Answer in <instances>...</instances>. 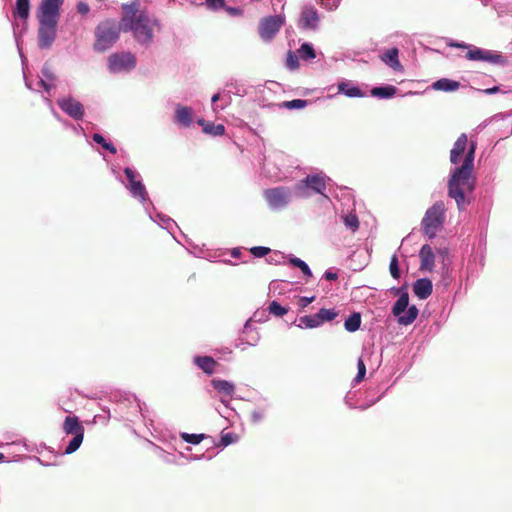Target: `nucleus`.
<instances>
[{"label":"nucleus","mask_w":512,"mask_h":512,"mask_svg":"<svg viewBox=\"0 0 512 512\" xmlns=\"http://www.w3.org/2000/svg\"><path fill=\"white\" fill-rule=\"evenodd\" d=\"M63 431L76 436L84 435L85 429L77 416H67L63 422Z\"/></svg>","instance_id":"obj_15"},{"label":"nucleus","mask_w":512,"mask_h":512,"mask_svg":"<svg viewBox=\"0 0 512 512\" xmlns=\"http://www.w3.org/2000/svg\"><path fill=\"white\" fill-rule=\"evenodd\" d=\"M306 105L307 101L302 99H294L284 103V106L289 109H301L304 108Z\"/></svg>","instance_id":"obj_43"},{"label":"nucleus","mask_w":512,"mask_h":512,"mask_svg":"<svg viewBox=\"0 0 512 512\" xmlns=\"http://www.w3.org/2000/svg\"><path fill=\"white\" fill-rule=\"evenodd\" d=\"M104 149L108 150L112 154H115L117 152L116 147L112 143H109V142H107L104 145Z\"/></svg>","instance_id":"obj_54"},{"label":"nucleus","mask_w":512,"mask_h":512,"mask_svg":"<svg viewBox=\"0 0 512 512\" xmlns=\"http://www.w3.org/2000/svg\"><path fill=\"white\" fill-rule=\"evenodd\" d=\"M93 140L97 144L101 145L103 148H104V145L107 143L105 138L101 134H98V133L93 134Z\"/></svg>","instance_id":"obj_49"},{"label":"nucleus","mask_w":512,"mask_h":512,"mask_svg":"<svg viewBox=\"0 0 512 512\" xmlns=\"http://www.w3.org/2000/svg\"><path fill=\"white\" fill-rule=\"evenodd\" d=\"M468 145V138L465 133L461 134L456 142L454 143L453 148L450 151V161L453 164H457L460 162L463 153L466 151Z\"/></svg>","instance_id":"obj_13"},{"label":"nucleus","mask_w":512,"mask_h":512,"mask_svg":"<svg viewBox=\"0 0 512 512\" xmlns=\"http://www.w3.org/2000/svg\"><path fill=\"white\" fill-rule=\"evenodd\" d=\"M181 437L185 442L196 445L204 439V434L183 433Z\"/></svg>","instance_id":"obj_41"},{"label":"nucleus","mask_w":512,"mask_h":512,"mask_svg":"<svg viewBox=\"0 0 512 512\" xmlns=\"http://www.w3.org/2000/svg\"><path fill=\"white\" fill-rule=\"evenodd\" d=\"M209 9L218 10L225 7V0H206Z\"/></svg>","instance_id":"obj_45"},{"label":"nucleus","mask_w":512,"mask_h":512,"mask_svg":"<svg viewBox=\"0 0 512 512\" xmlns=\"http://www.w3.org/2000/svg\"><path fill=\"white\" fill-rule=\"evenodd\" d=\"M130 190L134 196L141 197L144 199L146 190L144 185L140 181H132V183H130Z\"/></svg>","instance_id":"obj_36"},{"label":"nucleus","mask_w":512,"mask_h":512,"mask_svg":"<svg viewBox=\"0 0 512 512\" xmlns=\"http://www.w3.org/2000/svg\"><path fill=\"white\" fill-rule=\"evenodd\" d=\"M406 310L403 314L396 316L398 323L405 326L412 324L418 316V309L415 305L408 307Z\"/></svg>","instance_id":"obj_23"},{"label":"nucleus","mask_w":512,"mask_h":512,"mask_svg":"<svg viewBox=\"0 0 512 512\" xmlns=\"http://www.w3.org/2000/svg\"><path fill=\"white\" fill-rule=\"evenodd\" d=\"M124 173L129 181V184L132 183V181H136L135 180V172L131 168H128V167L125 168Z\"/></svg>","instance_id":"obj_50"},{"label":"nucleus","mask_w":512,"mask_h":512,"mask_svg":"<svg viewBox=\"0 0 512 512\" xmlns=\"http://www.w3.org/2000/svg\"><path fill=\"white\" fill-rule=\"evenodd\" d=\"M121 30H123L121 21L119 23L113 19L101 21L95 28L94 50L104 52L111 48L118 41Z\"/></svg>","instance_id":"obj_3"},{"label":"nucleus","mask_w":512,"mask_h":512,"mask_svg":"<svg viewBox=\"0 0 512 512\" xmlns=\"http://www.w3.org/2000/svg\"><path fill=\"white\" fill-rule=\"evenodd\" d=\"M283 19L280 16H269L262 19L259 26V34L265 41L271 40L280 30Z\"/></svg>","instance_id":"obj_9"},{"label":"nucleus","mask_w":512,"mask_h":512,"mask_svg":"<svg viewBox=\"0 0 512 512\" xmlns=\"http://www.w3.org/2000/svg\"><path fill=\"white\" fill-rule=\"evenodd\" d=\"M270 248L268 247H263V246H255V247H252L250 249V252L255 256V257H264L266 256L267 254L270 253Z\"/></svg>","instance_id":"obj_44"},{"label":"nucleus","mask_w":512,"mask_h":512,"mask_svg":"<svg viewBox=\"0 0 512 512\" xmlns=\"http://www.w3.org/2000/svg\"><path fill=\"white\" fill-rule=\"evenodd\" d=\"M399 50L397 48H391L383 53L380 58L386 63L389 67L396 71H401L403 66L401 65L398 58Z\"/></svg>","instance_id":"obj_17"},{"label":"nucleus","mask_w":512,"mask_h":512,"mask_svg":"<svg viewBox=\"0 0 512 512\" xmlns=\"http://www.w3.org/2000/svg\"><path fill=\"white\" fill-rule=\"evenodd\" d=\"M84 439V435H76L70 440L69 444L65 448V454H72L81 446Z\"/></svg>","instance_id":"obj_34"},{"label":"nucleus","mask_w":512,"mask_h":512,"mask_svg":"<svg viewBox=\"0 0 512 512\" xmlns=\"http://www.w3.org/2000/svg\"><path fill=\"white\" fill-rule=\"evenodd\" d=\"M344 223L353 232L359 228V220L355 214H348L347 216H345Z\"/></svg>","instance_id":"obj_40"},{"label":"nucleus","mask_w":512,"mask_h":512,"mask_svg":"<svg viewBox=\"0 0 512 512\" xmlns=\"http://www.w3.org/2000/svg\"><path fill=\"white\" fill-rule=\"evenodd\" d=\"M221 441L224 445H229L233 442V436L231 433L222 434Z\"/></svg>","instance_id":"obj_51"},{"label":"nucleus","mask_w":512,"mask_h":512,"mask_svg":"<svg viewBox=\"0 0 512 512\" xmlns=\"http://www.w3.org/2000/svg\"><path fill=\"white\" fill-rule=\"evenodd\" d=\"M267 310L270 314L276 317H282L288 313L289 308L280 305L277 301H272L269 303Z\"/></svg>","instance_id":"obj_31"},{"label":"nucleus","mask_w":512,"mask_h":512,"mask_svg":"<svg viewBox=\"0 0 512 512\" xmlns=\"http://www.w3.org/2000/svg\"><path fill=\"white\" fill-rule=\"evenodd\" d=\"M338 91L345 94L347 97H363V92L356 86H353L348 81H343L338 84Z\"/></svg>","instance_id":"obj_22"},{"label":"nucleus","mask_w":512,"mask_h":512,"mask_svg":"<svg viewBox=\"0 0 512 512\" xmlns=\"http://www.w3.org/2000/svg\"><path fill=\"white\" fill-rule=\"evenodd\" d=\"M397 88L392 85L384 87H375L371 90L372 96L379 98H390L396 94Z\"/></svg>","instance_id":"obj_27"},{"label":"nucleus","mask_w":512,"mask_h":512,"mask_svg":"<svg viewBox=\"0 0 512 512\" xmlns=\"http://www.w3.org/2000/svg\"><path fill=\"white\" fill-rule=\"evenodd\" d=\"M321 5L332 10L337 7V0H321Z\"/></svg>","instance_id":"obj_47"},{"label":"nucleus","mask_w":512,"mask_h":512,"mask_svg":"<svg viewBox=\"0 0 512 512\" xmlns=\"http://www.w3.org/2000/svg\"><path fill=\"white\" fill-rule=\"evenodd\" d=\"M432 290L433 285L428 278L418 279L413 285V291L420 299H427L432 294Z\"/></svg>","instance_id":"obj_16"},{"label":"nucleus","mask_w":512,"mask_h":512,"mask_svg":"<svg viewBox=\"0 0 512 512\" xmlns=\"http://www.w3.org/2000/svg\"><path fill=\"white\" fill-rule=\"evenodd\" d=\"M361 315L358 312L352 313L345 321L344 327L349 332H355L360 328Z\"/></svg>","instance_id":"obj_28"},{"label":"nucleus","mask_w":512,"mask_h":512,"mask_svg":"<svg viewBox=\"0 0 512 512\" xmlns=\"http://www.w3.org/2000/svg\"><path fill=\"white\" fill-rule=\"evenodd\" d=\"M56 22L39 21L38 45L41 49H48L55 41L57 34Z\"/></svg>","instance_id":"obj_8"},{"label":"nucleus","mask_w":512,"mask_h":512,"mask_svg":"<svg viewBox=\"0 0 512 512\" xmlns=\"http://www.w3.org/2000/svg\"><path fill=\"white\" fill-rule=\"evenodd\" d=\"M460 82L448 78H441L432 84V88L436 91L453 92L458 90Z\"/></svg>","instance_id":"obj_20"},{"label":"nucleus","mask_w":512,"mask_h":512,"mask_svg":"<svg viewBox=\"0 0 512 512\" xmlns=\"http://www.w3.org/2000/svg\"><path fill=\"white\" fill-rule=\"evenodd\" d=\"M451 46L457 47V48H464V49H468V50L471 48V46H469L465 43H453V44H451Z\"/></svg>","instance_id":"obj_58"},{"label":"nucleus","mask_w":512,"mask_h":512,"mask_svg":"<svg viewBox=\"0 0 512 512\" xmlns=\"http://www.w3.org/2000/svg\"><path fill=\"white\" fill-rule=\"evenodd\" d=\"M57 104L63 112L75 120H81L84 116V106L75 98H59Z\"/></svg>","instance_id":"obj_10"},{"label":"nucleus","mask_w":512,"mask_h":512,"mask_svg":"<svg viewBox=\"0 0 512 512\" xmlns=\"http://www.w3.org/2000/svg\"><path fill=\"white\" fill-rule=\"evenodd\" d=\"M219 98H220V95H219L218 93H217V94H214V95L212 96V98H211L212 103L217 102V101L219 100Z\"/></svg>","instance_id":"obj_59"},{"label":"nucleus","mask_w":512,"mask_h":512,"mask_svg":"<svg viewBox=\"0 0 512 512\" xmlns=\"http://www.w3.org/2000/svg\"><path fill=\"white\" fill-rule=\"evenodd\" d=\"M77 11L80 13V14H87L89 12V6L88 4L84 3V2H79L77 4Z\"/></svg>","instance_id":"obj_48"},{"label":"nucleus","mask_w":512,"mask_h":512,"mask_svg":"<svg viewBox=\"0 0 512 512\" xmlns=\"http://www.w3.org/2000/svg\"><path fill=\"white\" fill-rule=\"evenodd\" d=\"M122 10L121 27L123 31L132 32L135 40L141 44L150 43L153 39L156 22L140 10L139 0H133L130 4H122Z\"/></svg>","instance_id":"obj_2"},{"label":"nucleus","mask_w":512,"mask_h":512,"mask_svg":"<svg viewBox=\"0 0 512 512\" xmlns=\"http://www.w3.org/2000/svg\"><path fill=\"white\" fill-rule=\"evenodd\" d=\"M389 270H390L391 276L394 279H398L400 277L399 263H398V258L396 255H393L390 260Z\"/></svg>","instance_id":"obj_39"},{"label":"nucleus","mask_w":512,"mask_h":512,"mask_svg":"<svg viewBox=\"0 0 512 512\" xmlns=\"http://www.w3.org/2000/svg\"><path fill=\"white\" fill-rule=\"evenodd\" d=\"M324 277L329 281H334V280H337L338 275L334 272L326 271L324 274Z\"/></svg>","instance_id":"obj_53"},{"label":"nucleus","mask_w":512,"mask_h":512,"mask_svg":"<svg viewBox=\"0 0 512 512\" xmlns=\"http://www.w3.org/2000/svg\"><path fill=\"white\" fill-rule=\"evenodd\" d=\"M290 264H292L294 267L299 268L302 273L307 276L308 278L312 277V271L310 270L309 266L300 258L294 257L290 258L289 260Z\"/></svg>","instance_id":"obj_33"},{"label":"nucleus","mask_w":512,"mask_h":512,"mask_svg":"<svg viewBox=\"0 0 512 512\" xmlns=\"http://www.w3.org/2000/svg\"><path fill=\"white\" fill-rule=\"evenodd\" d=\"M419 257L421 260L420 270L431 272L434 268L435 263V255L430 245L425 244L421 247L419 252Z\"/></svg>","instance_id":"obj_12"},{"label":"nucleus","mask_w":512,"mask_h":512,"mask_svg":"<svg viewBox=\"0 0 512 512\" xmlns=\"http://www.w3.org/2000/svg\"><path fill=\"white\" fill-rule=\"evenodd\" d=\"M30 1L29 0H16L14 15L21 19L26 20L29 17Z\"/></svg>","instance_id":"obj_26"},{"label":"nucleus","mask_w":512,"mask_h":512,"mask_svg":"<svg viewBox=\"0 0 512 512\" xmlns=\"http://www.w3.org/2000/svg\"><path fill=\"white\" fill-rule=\"evenodd\" d=\"M499 90H500V89H499V87H498V86H494V87H492V88L485 89V90H484V93H486V94H494V93L499 92Z\"/></svg>","instance_id":"obj_57"},{"label":"nucleus","mask_w":512,"mask_h":512,"mask_svg":"<svg viewBox=\"0 0 512 512\" xmlns=\"http://www.w3.org/2000/svg\"><path fill=\"white\" fill-rule=\"evenodd\" d=\"M300 328H316L321 325L318 314L302 316L299 319Z\"/></svg>","instance_id":"obj_29"},{"label":"nucleus","mask_w":512,"mask_h":512,"mask_svg":"<svg viewBox=\"0 0 512 512\" xmlns=\"http://www.w3.org/2000/svg\"><path fill=\"white\" fill-rule=\"evenodd\" d=\"M211 384L215 390L225 396L231 397L235 391V385L227 380L214 379Z\"/></svg>","instance_id":"obj_21"},{"label":"nucleus","mask_w":512,"mask_h":512,"mask_svg":"<svg viewBox=\"0 0 512 512\" xmlns=\"http://www.w3.org/2000/svg\"><path fill=\"white\" fill-rule=\"evenodd\" d=\"M194 363L208 375L213 374L218 366V363L210 356H197L194 358Z\"/></svg>","instance_id":"obj_18"},{"label":"nucleus","mask_w":512,"mask_h":512,"mask_svg":"<svg viewBox=\"0 0 512 512\" xmlns=\"http://www.w3.org/2000/svg\"><path fill=\"white\" fill-rule=\"evenodd\" d=\"M317 314H318L320 323L322 325L324 322H329V321L334 320L338 316V311H336L335 309L322 308L319 310V312Z\"/></svg>","instance_id":"obj_32"},{"label":"nucleus","mask_w":512,"mask_h":512,"mask_svg":"<svg viewBox=\"0 0 512 512\" xmlns=\"http://www.w3.org/2000/svg\"><path fill=\"white\" fill-rule=\"evenodd\" d=\"M299 58V55L289 51L286 57V66L291 70L297 69L299 67Z\"/></svg>","instance_id":"obj_38"},{"label":"nucleus","mask_w":512,"mask_h":512,"mask_svg":"<svg viewBox=\"0 0 512 512\" xmlns=\"http://www.w3.org/2000/svg\"><path fill=\"white\" fill-rule=\"evenodd\" d=\"M3 459H4V454L0 453V460H3Z\"/></svg>","instance_id":"obj_61"},{"label":"nucleus","mask_w":512,"mask_h":512,"mask_svg":"<svg viewBox=\"0 0 512 512\" xmlns=\"http://www.w3.org/2000/svg\"><path fill=\"white\" fill-rule=\"evenodd\" d=\"M226 10L231 15H237L240 13V9L235 7H227Z\"/></svg>","instance_id":"obj_56"},{"label":"nucleus","mask_w":512,"mask_h":512,"mask_svg":"<svg viewBox=\"0 0 512 512\" xmlns=\"http://www.w3.org/2000/svg\"><path fill=\"white\" fill-rule=\"evenodd\" d=\"M482 61H486L491 64L505 65L507 63V58L497 52L483 49Z\"/></svg>","instance_id":"obj_24"},{"label":"nucleus","mask_w":512,"mask_h":512,"mask_svg":"<svg viewBox=\"0 0 512 512\" xmlns=\"http://www.w3.org/2000/svg\"><path fill=\"white\" fill-rule=\"evenodd\" d=\"M176 122L184 127L192 123V109L187 106L178 105L175 112Z\"/></svg>","instance_id":"obj_19"},{"label":"nucleus","mask_w":512,"mask_h":512,"mask_svg":"<svg viewBox=\"0 0 512 512\" xmlns=\"http://www.w3.org/2000/svg\"><path fill=\"white\" fill-rule=\"evenodd\" d=\"M263 197L274 210L287 207L291 199V190L288 187H275L264 190Z\"/></svg>","instance_id":"obj_5"},{"label":"nucleus","mask_w":512,"mask_h":512,"mask_svg":"<svg viewBox=\"0 0 512 512\" xmlns=\"http://www.w3.org/2000/svg\"><path fill=\"white\" fill-rule=\"evenodd\" d=\"M302 187H308L316 193L323 194L324 190L326 189V182L324 177L320 175L307 176L304 180L301 181L300 184H298V188Z\"/></svg>","instance_id":"obj_14"},{"label":"nucleus","mask_w":512,"mask_h":512,"mask_svg":"<svg viewBox=\"0 0 512 512\" xmlns=\"http://www.w3.org/2000/svg\"><path fill=\"white\" fill-rule=\"evenodd\" d=\"M465 57H466V59L471 60V61H482L483 49L478 48V47L470 48L467 51Z\"/></svg>","instance_id":"obj_37"},{"label":"nucleus","mask_w":512,"mask_h":512,"mask_svg":"<svg viewBox=\"0 0 512 512\" xmlns=\"http://www.w3.org/2000/svg\"><path fill=\"white\" fill-rule=\"evenodd\" d=\"M445 211L443 201H437L427 209L421 221V227L424 234L429 238H434L442 228L445 221Z\"/></svg>","instance_id":"obj_4"},{"label":"nucleus","mask_w":512,"mask_h":512,"mask_svg":"<svg viewBox=\"0 0 512 512\" xmlns=\"http://www.w3.org/2000/svg\"><path fill=\"white\" fill-rule=\"evenodd\" d=\"M204 132L213 136H221L225 133V127L222 124L209 123L204 126Z\"/></svg>","instance_id":"obj_35"},{"label":"nucleus","mask_w":512,"mask_h":512,"mask_svg":"<svg viewBox=\"0 0 512 512\" xmlns=\"http://www.w3.org/2000/svg\"><path fill=\"white\" fill-rule=\"evenodd\" d=\"M63 2L64 0H42L37 11L38 21L58 23Z\"/></svg>","instance_id":"obj_6"},{"label":"nucleus","mask_w":512,"mask_h":512,"mask_svg":"<svg viewBox=\"0 0 512 512\" xmlns=\"http://www.w3.org/2000/svg\"><path fill=\"white\" fill-rule=\"evenodd\" d=\"M108 65L112 72L129 71L136 66V59L130 52L114 53L109 56Z\"/></svg>","instance_id":"obj_7"},{"label":"nucleus","mask_w":512,"mask_h":512,"mask_svg":"<svg viewBox=\"0 0 512 512\" xmlns=\"http://www.w3.org/2000/svg\"><path fill=\"white\" fill-rule=\"evenodd\" d=\"M319 15L312 6H305L300 15L299 27L304 30H315L318 27Z\"/></svg>","instance_id":"obj_11"},{"label":"nucleus","mask_w":512,"mask_h":512,"mask_svg":"<svg viewBox=\"0 0 512 512\" xmlns=\"http://www.w3.org/2000/svg\"><path fill=\"white\" fill-rule=\"evenodd\" d=\"M297 53L303 60L314 59L316 57L315 50L309 43H303L297 50Z\"/></svg>","instance_id":"obj_30"},{"label":"nucleus","mask_w":512,"mask_h":512,"mask_svg":"<svg viewBox=\"0 0 512 512\" xmlns=\"http://www.w3.org/2000/svg\"><path fill=\"white\" fill-rule=\"evenodd\" d=\"M357 368H358V373H357L356 377L354 378V381L356 383H360L364 379L365 374H366V366H365L364 361L361 358H359L357 361Z\"/></svg>","instance_id":"obj_42"},{"label":"nucleus","mask_w":512,"mask_h":512,"mask_svg":"<svg viewBox=\"0 0 512 512\" xmlns=\"http://www.w3.org/2000/svg\"><path fill=\"white\" fill-rule=\"evenodd\" d=\"M43 74L44 76L49 80V81H53L55 80V76L54 74L52 73V71L48 68V67H44L43 69Z\"/></svg>","instance_id":"obj_52"},{"label":"nucleus","mask_w":512,"mask_h":512,"mask_svg":"<svg viewBox=\"0 0 512 512\" xmlns=\"http://www.w3.org/2000/svg\"><path fill=\"white\" fill-rule=\"evenodd\" d=\"M315 300V296L312 297H300L299 298V306L304 309L306 306H308L310 303H312Z\"/></svg>","instance_id":"obj_46"},{"label":"nucleus","mask_w":512,"mask_h":512,"mask_svg":"<svg viewBox=\"0 0 512 512\" xmlns=\"http://www.w3.org/2000/svg\"><path fill=\"white\" fill-rule=\"evenodd\" d=\"M210 122L205 121L204 119H200L198 121V124L201 125L203 128L206 126V124H209Z\"/></svg>","instance_id":"obj_60"},{"label":"nucleus","mask_w":512,"mask_h":512,"mask_svg":"<svg viewBox=\"0 0 512 512\" xmlns=\"http://www.w3.org/2000/svg\"><path fill=\"white\" fill-rule=\"evenodd\" d=\"M475 150L476 143L471 141L463 164L452 171L448 181V196L455 200L459 210H463L470 203V195L476 186V179L472 175Z\"/></svg>","instance_id":"obj_1"},{"label":"nucleus","mask_w":512,"mask_h":512,"mask_svg":"<svg viewBox=\"0 0 512 512\" xmlns=\"http://www.w3.org/2000/svg\"><path fill=\"white\" fill-rule=\"evenodd\" d=\"M41 87H43L47 92L50 91L52 85L47 83L45 80H40L38 83Z\"/></svg>","instance_id":"obj_55"},{"label":"nucleus","mask_w":512,"mask_h":512,"mask_svg":"<svg viewBox=\"0 0 512 512\" xmlns=\"http://www.w3.org/2000/svg\"><path fill=\"white\" fill-rule=\"evenodd\" d=\"M408 304H409V296H408V293H403L400 295V297L398 298V300L395 302L393 308H392V313L394 316H399L401 314H403L406 309L408 308Z\"/></svg>","instance_id":"obj_25"}]
</instances>
